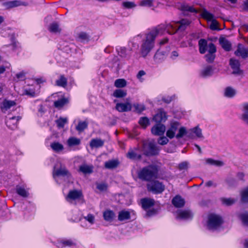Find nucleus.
Segmentation results:
<instances>
[{
  "mask_svg": "<svg viewBox=\"0 0 248 248\" xmlns=\"http://www.w3.org/2000/svg\"><path fill=\"white\" fill-rule=\"evenodd\" d=\"M147 186L148 191L155 194L162 193L165 189L164 186L158 181L150 182L147 184Z\"/></svg>",
  "mask_w": 248,
  "mask_h": 248,
  "instance_id": "nucleus-6",
  "label": "nucleus"
},
{
  "mask_svg": "<svg viewBox=\"0 0 248 248\" xmlns=\"http://www.w3.org/2000/svg\"><path fill=\"white\" fill-rule=\"evenodd\" d=\"M84 218L91 224H93L94 222V217L92 214H88L86 217H84Z\"/></svg>",
  "mask_w": 248,
  "mask_h": 248,
  "instance_id": "nucleus-62",
  "label": "nucleus"
},
{
  "mask_svg": "<svg viewBox=\"0 0 248 248\" xmlns=\"http://www.w3.org/2000/svg\"><path fill=\"white\" fill-rule=\"evenodd\" d=\"M122 6L125 8L131 9L135 8L137 5L133 1H124L122 3Z\"/></svg>",
  "mask_w": 248,
  "mask_h": 248,
  "instance_id": "nucleus-54",
  "label": "nucleus"
},
{
  "mask_svg": "<svg viewBox=\"0 0 248 248\" xmlns=\"http://www.w3.org/2000/svg\"><path fill=\"white\" fill-rule=\"evenodd\" d=\"M16 105V103L15 101L5 99L3 101L2 107H1V109L2 111L5 112Z\"/></svg>",
  "mask_w": 248,
  "mask_h": 248,
  "instance_id": "nucleus-19",
  "label": "nucleus"
},
{
  "mask_svg": "<svg viewBox=\"0 0 248 248\" xmlns=\"http://www.w3.org/2000/svg\"><path fill=\"white\" fill-rule=\"evenodd\" d=\"M104 141L99 139H93L90 143V145L91 148H99L103 146Z\"/></svg>",
  "mask_w": 248,
  "mask_h": 248,
  "instance_id": "nucleus-24",
  "label": "nucleus"
},
{
  "mask_svg": "<svg viewBox=\"0 0 248 248\" xmlns=\"http://www.w3.org/2000/svg\"><path fill=\"white\" fill-rule=\"evenodd\" d=\"M181 9L184 11H188L191 13H198L197 10L195 9L193 7L189 6L186 4H183L181 5Z\"/></svg>",
  "mask_w": 248,
  "mask_h": 248,
  "instance_id": "nucleus-40",
  "label": "nucleus"
},
{
  "mask_svg": "<svg viewBox=\"0 0 248 248\" xmlns=\"http://www.w3.org/2000/svg\"><path fill=\"white\" fill-rule=\"evenodd\" d=\"M3 5L6 8H12L16 7H17L20 5H27L25 2H21L18 0H13L8 2H5L3 3Z\"/></svg>",
  "mask_w": 248,
  "mask_h": 248,
  "instance_id": "nucleus-18",
  "label": "nucleus"
},
{
  "mask_svg": "<svg viewBox=\"0 0 248 248\" xmlns=\"http://www.w3.org/2000/svg\"><path fill=\"white\" fill-rule=\"evenodd\" d=\"M154 58L156 62H159L165 58V55L162 52L158 50L154 55Z\"/></svg>",
  "mask_w": 248,
  "mask_h": 248,
  "instance_id": "nucleus-46",
  "label": "nucleus"
},
{
  "mask_svg": "<svg viewBox=\"0 0 248 248\" xmlns=\"http://www.w3.org/2000/svg\"><path fill=\"white\" fill-rule=\"evenodd\" d=\"M114 85L117 88H123L126 85V81L124 79H118L115 81Z\"/></svg>",
  "mask_w": 248,
  "mask_h": 248,
  "instance_id": "nucleus-45",
  "label": "nucleus"
},
{
  "mask_svg": "<svg viewBox=\"0 0 248 248\" xmlns=\"http://www.w3.org/2000/svg\"><path fill=\"white\" fill-rule=\"evenodd\" d=\"M59 248L64 247H72L76 245L75 242L71 239H62L59 241L58 243Z\"/></svg>",
  "mask_w": 248,
  "mask_h": 248,
  "instance_id": "nucleus-23",
  "label": "nucleus"
},
{
  "mask_svg": "<svg viewBox=\"0 0 248 248\" xmlns=\"http://www.w3.org/2000/svg\"><path fill=\"white\" fill-rule=\"evenodd\" d=\"M190 130L191 131V132L195 133L198 138H203L202 129H200L199 127L196 126V127L190 129Z\"/></svg>",
  "mask_w": 248,
  "mask_h": 248,
  "instance_id": "nucleus-56",
  "label": "nucleus"
},
{
  "mask_svg": "<svg viewBox=\"0 0 248 248\" xmlns=\"http://www.w3.org/2000/svg\"><path fill=\"white\" fill-rule=\"evenodd\" d=\"M190 22L188 20L183 19L179 21L171 22L166 25L161 24L155 28H158L159 27L162 26L161 30L158 32V35L162 34L164 31H166L167 32L170 34H174L178 30H185L186 27L188 26Z\"/></svg>",
  "mask_w": 248,
  "mask_h": 248,
  "instance_id": "nucleus-2",
  "label": "nucleus"
},
{
  "mask_svg": "<svg viewBox=\"0 0 248 248\" xmlns=\"http://www.w3.org/2000/svg\"><path fill=\"white\" fill-rule=\"evenodd\" d=\"M119 55L122 57L125 58L127 56L128 54L127 53V50L125 47H121L118 51Z\"/></svg>",
  "mask_w": 248,
  "mask_h": 248,
  "instance_id": "nucleus-59",
  "label": "nucleus"
},
{
  "mask_svg": "<svg viewBox=\"0 0 248 248\" xmlns=\"http://www.w3.org/2000/svg\"><path fill=\"white\" fill-rule=\"evenodd\" d=\"M230 65L232 69V74L238 75H241L243 74V71L240 69V64L238 60L234 59H231L230 60Z\"/></svg>",
  "mask_w": 248,
  "mask_h": 248,
  "instance_id": "nucleus-10",
  "label": "nucleus"
},
{
  "mask_svg": "<svg viewBox=\"0 0 248 248\" xmlns=\"http://www.w3.org/2000/svg\"><path fill=\"white\" fill-rule=\"evenodd\" d=\"M78 39L81 42H88L89 36L86 32H81L78 34Z\"/></svg>",
  "mask_w": 248,
  "mask_h": 248,
  "instance_id": "nucleus-44",
  "label": "nucleus"
},
{
  "mask_svg": "<svg viewBox=\"0 0 248 248\" xmlns=\"http://www.w3.org/2000/svg\"><path fill=\"white\" fill-rule=\"evenodd\" d=\"M67 143L68 146L72 147L79 145L80 143V140L79 139L72 137L68 139Z\"/></svg>",
  "mask_w": 248,
  "mask_h": 248,
  "instance_id": "nucleus-32",
  "label": "nucleus"
},
{
  "mask_svg": "<svg viewBox=\"0 0 248 248\" xmlns=\"http://www.w3.org/2000/svg\"><path fill=\"white\" fill-rule=\"evenodd\" d=\"M49 31L52 33H60L61 31V29L59 27V25L57 22H53L51 23L48 28Z\"/></svg>",
  "mask_w": 248,
  "mask_h": 248,
  "instance_id": "nucleus-33",
  "label": "nucleus"
},
{
  "mask_svg": "<svg viewBox=\"0 0 248 248\" xmlns=\"http://www.w3.org/2000/svg\"><path fill=\"white\" fill-rule=\"evenodd\" d=\"M53 177L56 176H62L69 178L71 176V174L65 167L61 166L60 169L56 170L54 169L53 172Z\"/></svg>",
  "mask_w": 248,
  "mask_h": 248,
  "instance_id": "nucleus-11",
  "label": "nucleus"
},
{
  "mask_svg": "<svg viewBox=\"0 0 248 248\" xmlns=\"http://www.w3.org/2000/svg\"><path fill=\"white\" fill-rule=\"evenodd\" d=\"M24 94L30 97H34L35 95V92L32 89L24 90Z\"/></svg>",
  "mask_w": 248,
  "mask_h": 248,
  "instance_id": "nucleus-63",
  "label": "nucleus"
},
{
  "mask_svg": "<svg viewBox=\"0 0 248 248\" xmlns=\"http://www.w3.org/2000/svg\"><path fill=\"white\" fill-rule=\"evenodd\" d=\"M192 217V214L189 210H178L176 218L179 219H188Z\"/></svg>",
  "mask_w": 248,
  "mask_h": 248,
  "instance_id": "nucleus-12",
  "label": "nucleus"
},
{
  "mask_svg": "<svg viewBox=\"0 0 248 248\" xmlns=\"http://www.w3.org/2000/svg\"><path fill=\"white\" fill-rule=\"evenodd\" d=\"M223 223V220L221 217L211 214L208 217V227L209 229H216L219 227Z\"/></svg>",
  "mask_w": 248,
  "mask_h": 248,
  "instance_id": "nucleus-5",
  "label": "nucleus"
},
{
  "mask_svg": "<svg viewBox=\"0 0 248 248\" xmlns=\"http://www.w3.org/2000/svg\"><path fill=\"white\" fill-rule=\"evenodd\" d=\"M139 5L142 7H151L154 5V0H141L139 2Z\"/></svg>",
  "mask_w": 248,
  "mask_h": 248,
  "instance_id": "nucleus-42",
  "label": "nucleus"
},
{
  "mask_svg": "<svg viewBox=\"0 0 248 248\" xmlns=\"http://www.w3.org/2000/svg\"><path fill=\"white\" fill-rule=\"evenodd\" d=\"M128 158L131 159H139L141 158V155L137 153V150H130L126 154Z\"/></svg>",
  "mask_w": 248,
  "mask_h": 248,
  "instance_id": "nucleus-30",
  "label": "nucleus"
},
{
  "mask_svg": "<svg viewBox=\"0 0 248 248\" xmlns=\"http://www.w3.org/2000/svg\"><path fill=\"white\" fill-rule=\"evenodd\" d=\"M126 95V92L123 90H116L113 93V96L117 98L124 97Z\"/></svg>",
  "mask_w": 248,
  "mask_h": 248,
  "instance_id": "nucleus-47",
  "label": "nucleus"
},
{
  "mask_svg": "<svg viewBox=\"0 0 248 248\" xmlns=\"http://www.w3.org/2000/svg\"><path fill=\"white\" fill-rule=\"evenodd\" d=\"M118 162L115 160H111L107 161L105 163V167L108 169H113L117 167L118 165Z\"/></svg>",
  "mask_w": 248,
  "mask_h": 248,
  "instance_id": "nucleus-35",
  "label": "nucleus"
},
{
  "mask_svg": "<svg viewBox=\"0 0 248 248\" xmlns=\"http://www.w3.org/2000/svg\"><path fill=\"white\" fill-rule=\"evenodd\" d=\"M208 53L205 55L206 61L209 63H212L215 60L217 51L216 47L214 44L210 43L208 44Z\"/></svg>",
  "mask_w": 248,
  "mask_h": 248,
  "instance_id": "nucleus-8",
  "label": "nucleus"
},
{
  "mask_svg": "<svg viewBox=\"0 0 248 248\" xmlns=\"http://www.w3.org/2000/svg\"><path fill=\"white\" fill-rule=\"evenodd\" d=\"M97 188L100 191L106 190L108 188V185L104 183L97 184Z\"/></svg>",
  "mask_w": 248,
  "mask_h": 248,
  "instance_id": "nucleus-60",
  "label": "nucleus"
},
{
  "mask_svg": "<svg viewBox=\"0 0 248 248\" xmlns=\"http://www.w3.org/2000/svg\"><path fill=\"white\" fill-rule=\"evenodd\" d=\"M93 166L84 164L79 167V171L84 174L91 173L93 172Z\"/></svg>",
  "mask_w": 248,
  "mask_h": 248,
  "instance_id": "nucleus-36",
  "label": "nucleus"
},
{
  "mask_svg": "<svg viewBox=\"0 0 248 248\" xmlns=\"http://www.w3.org/2000/svg\"><path fill=\"white\" fill-rule=\"evenodd\" d=\"M219 43L222 47L226 51H230L231 49V44L225 38H220Z\"/></svg>",
  "mask_w": 248,
  "mask_h": 248,
  "instance_id": "nucleus-29",
  "label": "nucleus"
},
{
  "mask_svg": "<svg viewBox=\"0 0 248 248\" xmlns=\"http://www.w3.org/2000/svg\"><path fill=\"white\" fill-rule=\"evenodd\" d=\"M161 27L153 28L146 33V39L143 41L140 48V53L143 57L145 58L154 47L155 39L158 35Z\"/></svg>",
  "mask_w": 248,
  "mask_h": 248,
  "instance_id": "nucleus-1",
  "label": "nucleus"
},
{
  "mask_svg": "<svg viewBox=\"0 0 248 248\" xmlns=\"http://www.w3.org/2000/svg\"><path fill=\"white\" fill-rule=\"evenodd\" d=\"M82 197V192L79 190H73L69 192L66 197L67 201L72 203L73 201L80 199Z\"/></svg>",
  "mask_w": 248,
  "mask_h": 248,
  "instance_id": "nucleus-9",
  "label": "nucleus"
},
{
  "mask_svg": "<svg viewBox=\"0 0 248 248\" xmlns=\"http://www.w3.org/2000/svg\"><path fill=\"white\" fill-rule=\"evenodd\" d=\"M130 218V213L127 211H122L119 212L118 215V220L124 221Z\"/></svg>",
  "mask_w": 248,
  "mask_h": 248,
  "instance_id": "nucleus-34",
  "label": "nucleus"
},
{
  "mask_svg": "<svg viewBox=\"0 0 248 248\" xmlns=\"http://www.w3.org/2000/svg\"><path fill=\"white\" fill-rule=\"evenodd\" d=\"M115 217L114 212L111 210H108L103 213V217L106 221L111 222Z\"/></svg>",
  "mask_w": 248,
  "mask_h": 248,
  "instance_id": "nucleus-28",
  "label": "nucleus"
},
{
  "mask_svg": "<svg viewBox=\"0 0 248 248\" xmlns=\"http://www.w3.org/2000/svg\"><path fill=\"white\" fill-rule=\"evenodd\" d=\"M8 34L11 41V43L8 45H4L3 46V48H4L5 46H8L9 47L10 50H14L17 46V43L15 41V38L14 35H10V33H8Z\"/></svg>",
  "mask_w": 248,
  "mask_h": 248,
  "instance_id": "nucleus-27",
  "label": "nucleus"
},
{
  "mask_svg": "<svg viewBox=\"0 0 248 248\" xmlns=\"http://www.w3.org/2000/svg\"><path fill=\"white\" fill-rule=\"evenodd\" d=\"M139 123L143 128H145L149 125V121L147 117H142L140 119Z\"/></svg>",
  "mask_w": 248,
  "mask_h": 248,
  "instance_id": "nucleus-52",
  "label": "nucleus"
},
{
  "mask_svg": "<svg viewBox=\"0 0 248 248\" xmlns=\"http://www.w3.org/2000/svg\"><path fill=\"white\" fill-rule=\"evenodd\" d=\"M240 217L243 224L248 227V213H242L240 215Z\"/></svg>",
  "mask_w": 248,
  "mask_h": 248,
  "instance_id": "nucleus-55",
  "label": "nucleus"
},
{
  "mask_svg": "<svg viewBox=\"0 0 248 248\" xmlns=\"http://www.w3.org/2000/svg\"><path fill=\"white\" fill-rule=\"evenodd\" d=\"M16 192L17 194L23 197H27L29 195V193L27 190L22 187H17Z\"/></svg>",
  "mask_w": 248,
  "mask_h": 248,
  "instance_id": "nucleus-50",
  "label": "nucleus"
},
{
  "mask_svg": "<svg viewBox=\"0 0 248 248\" xmlns=\"http://www.w3.org/2000/svg\"><path fill=\"white\" fill-rule=\"evenodd\" d=\"M21 119L19 116H13L8 114L5 118V124L9 129L15 130L17 127L18 123Z\"/></svg>",
  "mask_w": 248,
  "mask_h": 248,
  "instance_id": "nucleus-7",
  "label": "nucleus"
},
{
  "mask_svg": "<svg viewBox=\"0 0 248 248\" xmlns=\"http://www.w3.org/2000/svg\"><path fill=\"white\" fill-rule=\"evenodd\" d=\"M186 133V130L185 127H181L179 129L178 133L175 136L178 139L182 138Z\"/></svg>",
  "mask_w": 248,
  "mask_h": 248,
  "instance_id": "nucleus-58",
  "label": "nucleus"
},
{
  "mask_svg": "<svg viewBox=\"0 0 248 248\" xmlns=\"http://www.w3.org/2000/svg\"><path fill=\"white\" fill-rule=\"evenodd\" d=\"M243 113L242 115V120L248 125V103L242 105Z\"/></svg>",
  "mask_w": 248,
  "mask_h": 248,
  "instance_id": "nucleus-26",
  "label": "nucleus"
},
{
  "mask_svg": "<svg viewBox=\"0 0 248 248\" xmlns=\"http://www.w3.org/2000/svg\"><path fill=\"white\" fill-rule=\"evenodd\" d=\"M133 106L135 108V111L138 113H141L145 110V106L143 104L135 103L133 104Z\"/></svg>",
  "mask_w": 248,
  "mask_h": 248,
  "instance_id": "nucleus-51",
  "label": "nucleus"
},
{
  "mask_svg": "<svg viewBox=\"0 0 248 248\" xmlns=\"http://www.w3.org/2000/svg\"><path fill=\"white\" fill-rule=\"evenodd\" d=\"M67 119L66 118H60L56 121L57 126L59 128H63L67 123Z\"/></svg>",
  "mask_w": 248,
  "mask_h": 248,
  "instance_id": "nucleus-48",
  "label": "nucleus"
},
{
  "mask_svg": "<svg viewBox=\"0 0 248 248\" xmlns=\"http://www.w3.org/2000/svg\"><path fill=\"white\" fill-rule=\"evenodd\" d=\"M165 126L161 124H157L152 128L151 132L154 135H163L165 131Z\"/></svg>",
  "mask_w": 248,
  "mask_h": 248,
  "instance_id": "nucleus-13",
  "label": "nucleus"
},
{
  "mask_svg": "<svg viewBox=\"0 0 248 248\" xmlns=\"http://www.w3.org/2000/svg\"><path fill=\"white\" fill-rule=\"evenodd\" d=\"M235 54L237 56H241L243 58L248 57V48H245L242 45L239 44Z\"/></svg>",
  "mask_w": 248,
  "mask_h": 248,
  "instance_id": "nucleus-16",
  "label": "nucleus"
},
{
  "mask_svg": "<svg viewBox=\"0 0 248 248\" xmlns=\"http://www.w3.org/2000/svg\"><path fill=\"white\" fill-rule=\"evenodd\" d=\"M68 102L67 99L62 98L56 101L54 103V106L57 108H61L62 107Z\"/></svg>",
  "mask_w": 248,
  "mask_h": 248,
  "instance_id": "nucleus-41",
  "label": "nucleus"
},
{
  "mask_svg": "<svg viewBox=\"0 0 248 248\" xmlns=\"http://www.w3.org/2000/svg\"><path fill=\"white\" fill-rule=\"evenodd\" d=\"M131 105L129 103H118L116 105V108L120 112H124L130 110L131 109Z\"/></svg>",
  "mask_w": 248,
  "mask_h": 248,
  "instance_id": "nucleus-22",
  "label": "nucleus"
},
{
  "mask_svg": "<svg viewBox=\"0 0 248 248\" xmlns=\"http://www.w3.org/2000/svg\"><path fill=\"white\" fill-rule=\"evenodd\" d=\"M222 203L227 206L231 205L235 202V200L232 198H222Z\"/></svg>",
  "mask_w": 248,
  "mask_h": 248,
  "instance_id": "nucleus-57",
  "label": "nucleus"
},
{
  "mask_svg": "<svg viewBox=\"0 0 248 248\" xmlns=\"http://www.w3.org/2000/svg\"><path fill=\"white\" fill-rule=\"evenodd\" d=\"M185 200L180 196L177 195L172 200L173 205L177 208L183 207L185 204Z\"/></svg>",
  "mask_w": 248,
  "mask_h": 248,
  "instance_id": "nucleus-20",
  "label": "nucleus"
},
{
  "mask_svg": "<svg viewBox=\"0 0 248 248\" xmlns=\"http://www.w3.org/2000/svg\"><path fill=\"white\" fill-rule=\"evenodd\" d=\"M214 69L212 66L208 65L203 68L201 71L200 75L203 78H206L212 76L213 74Z\"/></svg>",
  "mask_w": 248,
  "mask_h": 248,
  "instance_id": "nucleus-21",
  "label": "nucleus"
},
{
  "mask_svg": "<svg viewBox=\"0 0 248 248\" xmlns=\"http://www.w3.org/2000/svg\"><path fill=\"white\" fill-rule=\"evenodd\" d=\"M208 44L207 41L204 39L199 40L198 45L199 46V52L201 54H204L208 49Z\"/></svg>",
  "mask_w": 248,
  "mask_h": 248,
  "instance_id": "nucleus-17",
  "label": "nucleus"
},
{
  "mask_svg": "<svg viewBox=\"0 0 248 248\" xmlns=\"http://www.w3.org/2000/svg\"><path fill=\"white\" fill-rule=\"evenodd\" d=\"M141 203L142 207L147 210L154 205L155 201L151 198H143L141 200Z\"/></svg>",
  "mask_w": 248,
  "mask_h": 248,
  "instance_id": "nucleus-15",
  "label": "nucleus"
},
{
  "mask_svg": "<svg viewBox=\"0 0 248 248\" xmlns=\"http://www.w3.org/2000/svg\"><path fill=\"white\" fill-rule=\"evenodd\" d=\"M241 196V200L243 202H248V187L242 191Z\"/></svg>",
  "mask_w": 248,
  "mask_h": 248,
  "instance_id": "nucleus-49",
  "label": "nucleus"
},
{
  "mask_svg": "<svg viewBox=\"0 0 248 248\" xmlns=\"http://www.w3.org/2000/svg\"><path fill=\"white\" fill-rule=\"evenodd\" d=\"M235 90L231 87H228L225 90L224 95L226 97L232 98L235 95Z\"/></svg>",
  "mask_w": 248,
  "mask_h": 248,
  "instance_id": "nucleus-39",
  "label": "nucleus"
},
{
  "mask_svg": "<svg viewBox=\"0 0 248 248\" xmlns=\"http://www.w3.org/2000/svg\"><path fill=\"white\" fill-rule=\"evenodd\" d=\"M179 126V124L178 122H173L171 124L170 127L169 129L175 133L176 131L177 130Z\"/></svg>",
  "mask_w": 248,
  "mask_h": 248,
  "instance_id": "nucleus-61",
  "label": "nucleus"
},
{
  "mask_svg": "<svg viewBox=\"0 0 248 248\" xmlns=\"http://www.w3.org/2000/svg\"><path fill=\"white\" fill-rule=\"evenodd\" d=\"M143 153L147 156L158 155L159 149L152 142H144L142 145Z\"/></svg>",
  "mask_w": 248,
  "mask_h": 248,
  "instance_id": "nucleus-4",
  "label": "nucleus"
},
{
  "mask_svg": "<svg viewBox=\"0 0 248 248\" xmlns=\"http://www.w3.org/2000/svg\"><path fill=\"white\" fill-rule=\"evenodd\" d=\"M206 162L208 164L214 165L217 166H222L223 165V163L222 161L218 160H215L211 158H208L206 160Z\"/></svg>",
  "mask_w": 248,
  "mask_h": 248,
  "instance_id": "nucleus-53",
  "label": "nucleus"
},
{
  "mask_svg": "<svg viewBox=\"0 0 248 248\" xmlns=\"http://www.w3.org/2000/svg\"><path fill=\"white\" fill-rule=\"evenodd\" d=\"M169 142V140L165 137H160L158 140V143L160 145H165Z\"/></svg>",
  "mask_w": 248,
  "mask_h": 248,
  "instance_id": "nucleus-64",
  "label": "nucleus"
},
{
  "mask_svg": "<svg viewBox=\"0 0 248 248\" xmlns=\"http://www.w3.org/2000/svg\"><path fill=\"white\" fill-rule=\"evenodd\" d=\"M167 119L166 112L162 109L158 110L156 114L154 117V120L157 123L165 122Z\"/></svg>",
  "mask_w": 248,
  "mask_h": 248,
  "instance_id": "nucleus-14",
  "label": "nucleus"
},
{
  "mask_svg": "<svg viewBox=\"0 0 248 248\" xmlns=\"http://www.w3.org/2000/svg\"><path fill=\"white\" fill-rule=\"evenodd\" d=\"M201 16L204 19L207 21H211L214 19V15L205 9L202 11Z\"/></svg>",
  "mask_w": 248,
  "mask_h": 248,
  "instance_id": "nucleus-37",
  "label": "nucleus"
},
{
  "mask_svg": "<svg viewBox=\"0 0 248 248\" xmlns=\"http://www.w3.org/2000/svg\"><path fill=\"white\" fill-rule=\"evenodd\" d=\"M157 172L156 167L155 166L150 165L141 170L138 173V176L139 178L141 180L150 181L155 177Z\"/></svg>",
  "mask_w": 248,
  "mask_h": 248,
  "instance_id": "nucleus-3",
  "label": "nucleus"
},
{
  "mask_svg": "<svg viewBox=\"0 0 248 248\" xmlns=\"http://www.w3.org/2000/svg\"><path fill=\"white\" fill-rule=\"evenodd\" d=\"M11 64L9 62L6 61H3L2 64L1 63V74L4 72L8 73L11 71Z\"/></svg>",
  "mask_w": 248,
  "mask_h": 248,
  "instance_id": "nucleus-38",
  "label": "nucleus"
},
{
  "mask_svg": "<svg viewBox=\"0 0 248 248\" xmlns=\"http://www.w3.org/2000/svg\"><path fill=\"white\" fill-rule=\"evenodd\" d=\"M67 78L63 75H61L60 78L56 80L55 85L58 86L65 87L67 86Z\"/></svg>",
  "mask_w": 248,
  "mask_h": 248,
  "instance_id": "nucleus-31",
  "label": "nucleus"
},
{
  "mask_svg": "<svg viewBox=\"0 0 248 248\" xmlns=\"http://www.w3.org/2000/svg\"><path fill=\"white\" fill-rule=\"evenodd\" d=\"M50 147L56 153H60L64 149L63 145L59 142H53L50 144Z\"/></svg>",
  "mask_w": 248,
  "mask_h": 248,
  "instance_id": "nucleus-25",
  "label": "nucleus"
},
{
  "mask_svg": "<svg viewBox=\"0 0 248 248\" xmlns=\"http://www.w3.org/2000/svg\"><path fill=\"white\" fill-rule=\"evenodd\" d=\"M88 126V123L86 121H80L76 126V129L79 132H81Z\"/></svg>",
  "mask_w": 248,
  "mask_h": 248,
  "instance_id": "nucleus-43",
  "label": "nucleus"
}]
</instances>
